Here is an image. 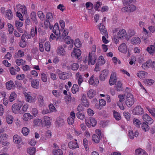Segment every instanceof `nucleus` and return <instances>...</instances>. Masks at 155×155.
<instances>
[{"label":"nucleus","instance_id":"obj_1","mask_svg":"<svg viewBox=\"0 0 155 155\" xmlns=\"http://www.w3.org/2000/svg\"><path fill=\"white\" fill-rule=\"evenodd\" d=\"M23 101H19L12 106V112L15 114H22L27 111L29 105L27 103L24 104Z\"/></svg>","mask_w":155,"mask_h":155},{"label":"nucleus","instance_id":"obj_2","mask_svg":"<svg viewBox=\"0 0 155 155\" xmlns=\"http://www.w3.org/2000/svg\"><path fill=\"white\" fill-rule=\"evenodd\" d=\"M133 1V0H123V2L124 7L122 8L123 12H133L136 9V6L133 5H130Z\"/></svg>","mask_w":155,"mask_h":155},{"label":"nucleus","instance_id":"obj_3","mask_svg":"<svg viewBox=\"0 0 155 155\" xmlns=\"http://www.w3.org/2000/svg\"><path fill=\"white\" fill-rule=\"evenodd\" d=\"M127 35L126 31L124 29H120L117 33V35L114 36L113 40L114 43L117 44L119 41L120 39L124 38Z\"/></svg>","mask_w":155,"mask_h":155},{"label":"nucleus","instance_id":"obj_4","mask_svg":"<svg viewBox=\"0 0 155 155\" xmlns=\"http://www.w3.org/2000/svg\"><path fill=\"white\" fill-rule=\"evenodd\" d=\"M23 93L27 102L31 103L35 102L36 99V94H32L30 92H24Z\"/></svg>","mask_w":155,"mask_h":155},{"label":"nucleus","instance_id":"obj_5","mask_svg":"<svg viewBox=\"0 0 155 155\" xmlns=\"http://www.w3.org/2000/svg\"><path fill=\"white\" fill-rule=\"evenodd\" d=\"M135 102V99L133 95L130 93H128L125 97V103L126 105L129 107L132 106Z\"/></svg>","mask_w":155,"mask_h":155},{"label":"nucleus","instance_id":"obj_6","mask_svg":"<svg viewBox=\"0 0 155 155\" xmlns=\"http://www.w3.org/2000/svg\"><path fill=\"white\" fill-rule=\"evenodd\" d=\"M8 137V135L6 134H3L0 135V144H2L3 146L8 145L9 142L6 141Z\"/></svg>","mask_w":155,"mask_h":155},{"label":"nucleus","instance_id":"obj_7","mask_svg":"<svg viewBox=\"0 0 155 155\" xmlns=\"http://www.w3.org/2000/svg\"><path fill=\"white\" fill-rule=\"evenodd\" d=\"M97 58V56L95 54L89 53L88 56V64L89 65H94L96 62Z\"/></svg>","mask_w":155,"mask_h":155},{"label":"nucleus","instance_id":"obj_8","mask_svg":"<svg viewBox=\"0 0 155 155\" xmlns=\"http://www.w3.org/2000/svg\"><path fill=\"white\" fill-rule=\"evenodd\" d=\"M52 119L51 118L47 116H45L43 117L42 127L50 126L51 125Z\"/></svg>","mask_w":155,"mask_h":155},{"label":"nucleus","instance_id":"obj_9","mask_svg":"<svg viewBox=\"0 0 155 155\" xmlns=\"http://www.w3.org/2000/svg\"><path fill=\"white\" fill-rule=\"evenodd\" d=\"M144 113L143 110L140 106H137L132 110V113L134 115H140Z\"/></svg>","mask_w":155,"mask_h":155},{"label":"nucleus","instance_id":"obj_10","mask_svg":"<svg viewBox=\"0 0 155 155\" xmlns=\"http://www.w3.org/2000/svg\"><path fill=\"white\" fill-rule=\"evenodd\" d=\"M97 121L96 119L93 117H91L89 120H85V124L88 127H91V126L95 127L97 124Z\"/></svg>","mask_w":155,"mask_h":155},{"label":"nucleus","instance_id":"obj_11","mask_svg":"<svg viewBox=\"0 0 155 155\" xmlns=\"http://www.w3.org/2000/svg\"><path fill=\"white\" fill-rule=\"evenodd\" d=\"M117 80V74L116 72L113 71L112 72L109 80V83L110 85H113L116 83Z\"/></svg>","mask_w":155,"mask_h":155},{"label":"nucleus","instance_id":"obj_12","mask_svg":"<svg viewBox=\"0 0 155 155\" xmlns=\"http://www.w3.org/2000/svg\"><path fill=\"white\" fill-rule=\"evenodd\" d=\"M14 10L15 12H16V10L17 11L21 12L24 14H26L27 13L26 8L24 5H17L15 7H14Z\"/></svg>","mask_w":155,"mask_h":155},{"label":"nucleus","instance_id":"obj_13","mask_svg":"<svg viewBox=\"0 0 155 155\" xmlns=\"http://www.w3.org/2000/svg\"><path fill=\"white\" fill-rule=\"evenodd\" d=\"M59 78L60 79L65 80L69 78L71 76L70 72H61L59 71L58 73Z\"/></svg>","mask_w":155,"mask_h":155},{"label":"nucleus","instance_id":"obj_14","mask_svg":"<svg viewBox=\"0 0 155 155\" xmlns=\"http://www.w3.org/2000/svg\"><path fill=\"white\" fill-rule=\"evenodd\" d=\"M88 82L91 85L97 86L99 84V80L97 77H95L94 75L93 74L90 77Z\"/></svg>","mask_w":155,"mask_h":155},{"label":"nucleus","instance_id":"obj_15","mask_svg":"<svg viewBox=\"0 0 155 155\" xmlns=\"http://www.w3.org/2000/svg\"><path fill=\"white\" fill-rule=\"evenodd\" d=\"M142 119L144 122L151 124L153 122V120L147 114H145L142 116Z\"/></svg>","mask_w":155,"mask_h":155},{"label":"nucleus","instance_id":"obj_16","mask_svg":"<svg viewBox=\"0 0 155 155\" xmlns=\"http://www.w3.org/2000/svg\"><path fill=\"white\" fill-rule=\"evenodd\" d=\"M81 54V51L79 49L74 48L73 52L71 53V55L73 58H78Z\"/></svg>","mask_w":155,"mask_h":155},{"label":"nucleus","instance_id":"obj_17","mask_svg":"<svg viewBox=\"0 0 155 155\" xmlns=\"http://www.w3.org/2000/svg\"><path fill=\"white\" fill-rule=\"evenodd\" d=\"M109 73V71L106 69L102 71L100 76V80L101 81H104L107 78Z\"/></svg>","mask_w":155,"mask_h":155},{"label":"nucleus","instance_id":"obj_18","mask_svg":"<svg viewBox=\"0 0 155 155\" xmlns=\"http://www.w3.org/2000/svg\"><path fill=\"white\" fill-rule=\"evenodd\" d=\"M139 135V133L137 131H133L132 130H129L128 132V137L131 139H134L135 137H137Z\"/></svg>","mask_w":155,"mask_h":155},{"label":"nucleus","instance_id":"obj_19","mask_svg":"<svg viewBox=\"0 0 155 155\" xmlns=\"http://www.w3.org/2000/svg\"><path fill=\"white\" fill-rule=\"evenodd\" d=\"M6 88L8 90L13 89L15 88V86L14 82L12 80L9 81L5 83Z\"/></svg>","mask_w":155,"mask_h":155},{"label":"nucleus","instance_id":"obj_20","mask_svg":"<svg viewBox=\"0 0 155 155\" xmlns=\"http://www.w3.org/2000/svg\"><path fill=\"white\" fill-rule=\"evenodd\" d=\"M146 50L150 55H153L155 53V42L152 45H150L148 47Z\"/></svg>","mask_w":155,"mask_h":155},{"label":"nucleus","instance_id":"obj_21","mask_svg":"<svg viewBox=\"0 0 155 155\" xmlns=\"http://www.w3.org/2000/svg\"><path fill=\"white\" fill-rule=\"evenodd\" d=\"M118 49L119 51L123 54H126L127 52V46L125 43H122L118 47Z\"/></svg>","mask_w":155,"mask_h":155},{"label":"nucleus","instance_id":"obj_22","mask_svg":"<svg viewBox=\"0 0 155 155\" xmlns=\"http://www.w3.org/2000/svg\"><path fill=\"white\" fill-rule=\"evenodd\" d=\"M137 77L141 79H143L147 75V73L143 71H139L136 74Z\"/></svg>","mask_w":155,"mask_h":155},{"label":"nucleus","instance_id":"obj_23","mask_svg":"<svg viewBox=\"0 0 155 155\" xmlns=\"http://www.w3.org/2000/svg\"><path fill=\"white\" fill-rule=\"evenodd\" d=\"M98 28L99 29L101 34L103 35L107 36V32L105 26L101 24H99L98 25Z\"/></svg>","mask_w":155,"mask_h":155},{"label":"nucleus","instance_id":"obj_24","mask_svg":"<svg viewBox=\"0 0 155 155\" xmlns=\"http://www.w3.org/2000/svg\"><path fill=\"white\" fill-rule=\"evenodd\" d=\"M64 123V120L61 117H58L56 119L55 124L56 126L59 127L63 125Z\"/></svg>","mask_w":155,"mask_h":155},{"label":"nucleus","instance_id":"obj_25","mask_svg":"<svg viewBox=\"0 0 155 155\" xmlns=\"http://www.w3.org/2000/svg\"><path fill=\"white\" fill-rule=\"evenodd\" d=\"M70 116L68 117L67 119V121L69 124H72L74 121L75 118V114L73 112H71L70 114Z\"/></svg>","mask_w":155,"mask_h":155},{"label":"nucleus","instance_id":"obj_26","mask_svg":"<svg viewBox=\"0 0 155 155\" xmlns=\"http://www.w3.org/2000/svg\"><path fill=\"white\" fill-rule=\"evenodd\" d=\"M99 104H96L95 107L97 109L101 110L103 108V107L105 106L106 104V101L103 99H100L99 100Z\"/></svg>","mask_w":155,"mask_h":155},{"label":"nucleus","instance_id":"obj_27","mask_svg":"<svg viewBox=\"0 0 155 155\" xmlns=\"http://www.w3.org/2000/svg\"><path fill=\"white\" fill-rule=\"evenodd\" d=\"M33 118V116L29 113H25L23 115L22 119L25 121H28Z\"/></svg>","mask_w":155,"mask_h":155},{"label":"nucleus","instance_id":"obj_28","mask_svg":"<svg viewBox=\"0 0 155 155\" xmlns=\"http://www.w3.org/2000/svg\"><path fill=\"white\" fill-rule=\"evenodd\" d=\"M53 32L56 35L57 37L60 34V31L59 29L58 24V23L54 24L53 29Z\"/></svg>","mask_w":155,"mask_h":155},{"label":"nucleus","instance_id":"obj_29","mask_svg":"<svg viewBox=\"0 0 155 155\" xmlns=\"http://www.w3.org/2000/svg\"><path fill=\"white\" fill-rule=\"evenodd\" d=\"M76 79L78 81V84L80 86L81 83L83 81L84 79L83 77L79 72H77L75 75Z\"/></svg>","mask_w":155,"mask_h":155},{"label":"nucleus","instance_id":"obj_30","mask_svg":"<svg viewBox=\"0 0 155 155\" xmlns=\"http://www.w3.org/2000/svg\"><path fill=\"white\" fill-rule=\"evenodd\" d=\"M151 64V60H148L145 62L143 63L142 64L141 67L143 69L146 70L148 69L150 67Z\"/></svg>","mask_w":155,"mask_h":155},{"label":"nucleus","instance_id":"obj_31","mask_svg":"<svg viewBox=\"0 0 155 155\" xmlns=\"http://www.w3.org/2000/svg\"><path fill=\"white\" fill-rule=\"evenodd\" d=\"M68 146L69 148L73 150L79 148L77 142L74 141H70L68 143Z\"/></svg>","mask_w":155,"mask_h":155},{"label":"nucleus","instance_id":"obj_32","mask_svg":"<svg viewBox=\"0 0 155 155\" xmlns=\"http://www.w3.org/2000/svg\"><path fill=\"white\" fill-rule=\"evenodd\" d=\"M56 52L57 54L60 56H63L66 53L65 51L62 46L58 47L57 49Z\"/></svg>","mask_w":155,"mask_h":155},{"label":"nucleus","instance_id":"obj_33","mask_svg":"<svg viewBox=\"0 0 155 155\" xmlns=\"http://www.w3.org/2000/svg\"><path fill=\"white\" fill-rule=\"evenodd\" d=\"M136 155H148L146 151L140 148L136 149L135 150Z\"/></svg>","mask_w":155,"mask_h":155},{"label":"nucleus","instance_id":"obj_34","mask_svg":"<svg viewBox=\"0 0 155 155\" xmlns=\"http://www.w3.org/2000/svg\"><path fill=\"white\" fill-rule=\"evenodd\" d=\"M13 141L15 143L18 144L20 143L22 139L20 136L15 134L13 136Z\"/></svg>","mask_w":155,"mask_h":155},{"label":"nucleus","instance_id":"obj_35","mask_svg":"<svg viewBox=\"0 0 155 155\" xmlns=\"http://www.w3.org/2000/svg\"><path fill=\"white\" fill-rule=\"evenodd\" d=\"M6 120L8 124H11L13 123L14 117L12 115H8L6 117Z\"/></svg>","mask_w":155,"mask_h":155},{"label":"nucleus","instance_id":"obj_36","mask_svg":"<svg viewBox=\"0 0 155 155\" xmlns=\"http://www.w3.org/2000/svg\"><path fill=\"white\" fill-rule=\"evenodd\" d=\"M150 34H144L143 35L141 38L142 41L145 43H147L150 41L149 38V35Z\"/></svg>","mask_w":155,"mask_h":155},{"label":"nucleus","instance_id":"obj_37","mask_svg":"<svg viewBox=\"0 0 155 155\" xmlns=\"http://www.w3.org/2000/svg\"><path fill=\"white\" fill-rule=\"evenodd\" d=\"M5 13V17L6 18L9 20H11L12 19L13 15L12 12L10 9H8L7 10Z\"/></svg>","mask_w":155,"mask_h":155},{"label":"nucleus","instance_id":"obj_38","mask_svg":"<svg viewBox=\"0 0 155 155\" xmlns=\"http://www.w3.org/2000/svg\"><path fill=\"white\" fill-rule=\"evenodd\" d=\"M81 101L82 105L85 107H88L89 105V103L86 99L85 96L83 95L81 98Z\"/></svg>","mask_w":155,"mask_h":155},{"label":"nucleus","instance_id":"obj_39","mask_svg":"<svg viewBox=\"0 0 155 155\" xmlns=\"http://www.w3.org/2000/svg\"><path fill=\"white\" fill-rule=\"evenodd\" d=\"M17 97V94L14 91L12 92L9 97V99L10 102H12L15 100Z\"/></svg>","mask_w":155,"mask_h":155},{"label":"nucleus","instance_id":"obj_40","mask_svg":"<svg viewBox=\"0 0 155 155\" xmlns=\"http://www.w3.org/2000/svg\"><path fill=\"white\" fill-rule=\"evenodd\" d=\"M105 63V60L102 56H100L98 59V62L97 63L99 65H102L104 64Z\"/></svg>","mask_w":155,"mask_h":155},{"label":"nucleus","instance_id":"obj_41","mask_svg":"<svg viewBox=\"0 0 155 155\" xmlns=\"http://www.w3.org/2000/svg\"><path fill=\"white\" fill-rule=\"evenodd\" d=\"M132 43L134 45H137L140 44L141 42L140 38L138 37H134L131 39Z\"/></svg>","mask_w":155,"mask_h":155},{"label":"nucleus","instance_id":"obj_42","mask_svg":"<svg viewBox=\"0 0 155 155\" xmlns=\"http://www.w3.org/2000/svg\"><path fill=\"white\" fill-rule=\"evenodd\" d=\"M16 64L18 66H22L25 65L26 63V61H24L22 59H17L15 60Z\"/></svg>","mask_w":155,"mask_h":155},{"label":"nucleus","instance_id":"obj_43","mask_svg":"<svg viewBox=\"0 0 155 155\" xmlns=\"http://www.w3.org/2000/svg\"><path fill=\"white\" fill-rule=\"evenodd\" d=\"M52 153L54 155H63V154L62 150L60 149L53 150Z\"/></svg>","mask_w":155,"mask_h":155},{"label":"nucleus","instance_id":"obj_44","mask_svg":"<svg viewBox=\"0 0 155 155\" xmlns=\"http://www.w3.org/2000/svg\"><path fill=\"white\" fill-rule=\"evenodd\" d=\"M46 21L50 22H52L54 20V18L52 14L50 12L48 13L46 15Z\"/></svg>","mask_w":155,"mask_h":155},{"label":"nucleus","instance_id":"obj_45","mask_svg":"<svg viewBox=\"0 0 155 155\" xmlns=\"http://www.w3.org/2000/svg\"><path fill=\"white\" fill-rule=\"evenodd\" d=\"M31 86L34 88L37 89L38 87L39 82L37 80H33L31 82Z\"/></svg>","mask_w":155,"mask_h":155},{"label":"nucleus","instance_id":"obj_46","mask_svg":"<svg viewBox=\"0 0 155 155\" xmlns=\"http://www.w3.org/2000/svg\"><path fill=\"white\" fill-rule=\"evenodd\" d=\"M141 128L144 131L146 132L149 130L150 127L147 123L143 122L141 125Z\"/></svg>","mask_w":155,"mask_h":155},{"label":"nucleus","instance_id":"obj_47","mask_svg":"<svg viewBox=\"0 0 155 155\" xmlns=\"http://www.w3.org/2000/svg\"><path fill=\"white\" fill-rule=\"evenodd\" d=\"M33 122L35 126H39L41 125L42 126V120L41 119H35L34 120Z\"/></svg>","mask_w":155,"mask_h":155},{"label":"nucleus","instance_id":"obj_48","mask_svg":"<svg viewBox=\"0 0 155 155\" xmlns=\"http://www.w3.org/2000/svg\"><path fill=\"white\" fill-rule=\"evenodd\" d=\"M96 92L93 90L91 89L88 91L87 93L88 97L91 98L93 97L95 94Z\"/></svg>","mask_w":155,"mask_h":155},{"label":"nucleus","instance_id":"obj_49","mask_svg":"<svg viewBox=\"0 0 155 155\" xmlns=\"http://www.w3.org/2000/svg\"><path fill=\"white\" fill-rule=\"evenodd\" d=\"M133 124L136 127H139L141 124V122L139 119L134 118L133 120Z\"/></svg>","mask_w":155,"mask_h":155},{"label":"nucleus","instance_id":"obj_50","mask_svg":"<svg viewBox=\"0 0 155 155\" xmlns=\"http://www.w3.org/2000/svg\"><path fill=\"white\" fill-rule=\"evenodd\" d=\"M122 82L120 81H118L117 84L115 85V87L117 91H120L122 90Z\"/></svg>","mask_w":155,"mask_h":155},{"label":"nucleus","instance_id":"obj_51","mask_svg":"<svg viewBox=\"0 0 155 155\" xmlns=\"http://www.w3.org/2000/svg\"><path fill=\"white\" fill-rule=\"evenodd\" d=\"M44 25L45 28L46 29L51 30L53 28V26L51 25L50 22L48 21H45L44 22Z\"/></svg>","mask_w":155,"mask_h":155},{"label":"nucleus","instance_id":"obj_52","mask_svg":"<svg viewBox=\"0 0 155 155\" xmlns=\"http://www.w3.org/2000/svg\"><path fill=\"white\" fill-rule=\"evenodd\" d=\"M101 137H99L96 134H94L92 136V140H93L96 143H99Z\"/></svg>","mask_w":155,"mask_h":155},{"label":"nucleus","instance_id":"obj_53","mask_svg":"<svg viewBox=\"0 0 155 155\" xmlns=\"http://www.w3.org/2000/svg\"><path fill=\"white\" fill-rule=\"evenodd\" d=\"M79 91V88L78 85L74 84L72 88V92L73 94H75Z\"/></svg>","mask_w":155,"mask_h":155},{"label":"nucleus","instance_id":"obj_54","mask_svg":"<svg viewBox=\"0 0 155 155\" xmlns=\"http://www.w3.org/2000/svg\"><path fill=\"white\" fill-rule=\"evenodd\" d=\"M31 112L33 118L34 117H36L37 116L38 111L37 108H33L32 109Z\"/></svg>","mask_w":155,"mask_h":155},{"label":"nucleus","instance_id":"obj_55","mask_svg":"<svg viewBox=\"0 0 155 155\" xmlns=\"http://www.w3.org/2000/svg\"><path fill=\"white\" fill-rule=\"evenodd\" d=\"M31 19L35 23H37V21L36 18V13L34 12H32L31 14Z\"/></svg>","mask_w":155,"mask_h":155},{"label":"nucleus","instance_id":"obj_56","mask_svg":"<svg viewBox=\"0 0 155 155\" xmlns=\"http://www.w3.org/2000/svg\"><path fill=\"white\" fill-rule=\"evenodd\" d=\"M146 108L152 116H155V108L153 107L150 108L148 107H146Z\"/></svg>","mask_w":155,"mask_h":155},{"label":"nucleus","instance_id":"obj_57","mask_svg":"<svg viewBox=\"0 0 155 155\" xmlns=\"http://www.w3.org/2000/svg\"><path fill=\"white\" fill-rule=\"evenodd\" d=\"M114 117L117 120H119L121 118V117L119 113L114 111L113 112Z\"/></svg>","mask_w":155,"mask_h":155},{"label":"nucleus","instance_id":"obj_58","mask_svg":"<svg viewBox=\"0 0 155 155\" xmlns=\"http://www.w3.org/2000/svg\"><path fill=\"white\" fill-rule=\"evenodd\" d=\"M102 3L101 2H96L94 8L95 10L97 11L100 10V7L101 6Z\"/></svg>","mask_w":155,"mask_h":155},{"label":"nucleus","instance_id":"obj_59","mask_svg":"<svg viewBox=\"0 0 155 155\" xmlns=\"http://www.w3.org/2000/svg\"><path fill=\"white\" fill-rule=\"evenodd\" d=\"M154 82V80L150 79H146L144 81V83L145 84L149 85H153Z\"/></svg>","mask_w":155,"mask_h":155},{"label":"nucleus","instance_id":"obj_60","mask_svg":"<svg viewBox=\"0 0 155 155\" xmlns=\"http://www.w3.org/2000/svg\"><path fill=\"white\" fill-rule=\"evenodd\" d=\"M74 45L78 48H79L81 47V43L79 39L77 38L75 39L74 42Z\"/></svg>","mask_w":155,"mask_h":155},{"label":"nucleus","instance_id":"obj_61","mask_svg":"<svg viewBox=\"0 0 155 155\" xmlns=\"http://www.w3.org/2000/svg\"><path fill=\"white\" fill-rule=\"evenodd\" d=\"M29 130L26 127H23L22 130V133L23 135L25 136L28 135L29 133Z\"/></svg>","mask_w":155,"mask_h":155},{"label":"nucleus","instance_id":"obj_62","mask_svg":"<svg viewBox=\"0 0 155 155\" xmlns=\"http://www.w3.org/2000/svg\"><path fill=\"white\" fill-rule=\"evenodd\" d=\"M36 151L35 148L34 147L28 148L27 150L28 153L30 155H33Z\"/></svg>","mask_w":155,"mask_h":155},{"label":"nucleus","instance_id":"obj_63","mask_svg":"<svg viewBox=\"0 0 155 155\" xmlns=\"http://www.w3.org/2000/svg\"><path fill=\"white\" fill-rule=\"evenodd\" d=\"M71 69L73 71L77 70L79 67V65L76 63H74L71 65Z\"/></svg>","mask_w":155,"mask_h":155},{"label":"nucleus","instance_id":"obj_64","mask_svg":"<svg viewBox=\"0 0 155 155\" xmlns=\"http://www.w3.org/2000/svg\"><path fill=\"white\" fill-rule=\"evenodd\" d=\"M38 16L41 20L43 21L45 19V15L41 11H38Z\"/></svg>","mask_w":155,"mask_h":155}]
</instances>
